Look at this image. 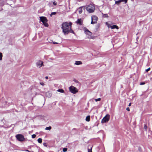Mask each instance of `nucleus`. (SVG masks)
I'll return each mask as SVG.
<instances>
[{"label": "nucleus", "instance_id": "4be33fe9", "mask_svg": "<svg viewBox=\"0 0 152 152\" xmlns=\"http://www.w3.org/2000/svg\"><path fill=\"white\" fill-rule=\"evenodd\" d=\"M56 13V12H52L50 14V16H52V15H55Z\"/></svg>", "mask_w": 152, "mask_h": 152}, {"label": "nucleus", "instance_id": "412c9836", "mask_svg": "<svg viewBox=\"0 0 152 152\" xmlns=\"http://www.w3.org/2000/svg\"><path fill=\"white\" fill-rule=\"evenodd\" d=\"M72 27H71V29L69 31V32H70L71 33H73V34H75V33L74 31H73V30L72 29Z\"/></svg>", "mask_w": 152, "mask_h": 152}, {"label": "nucleus", "instance_id": "7ed1b4c3", "mask_svg": "<svg viewBox=\"0 0 152 152\" xmlns=\"http://www.w3.org/2000/svg\"><path fill=\"white\" fill-rule=\"evenodd\" d=\"M40 20L42 22L43 25L45 27H48V25L47 23L48 20L46 17H40Z\"/></svg>", "mask_w": 152, "mask_h": 152}, {"label": "nucleus", "instance_id": "9d476101", "mask_svg": "<svg viewBox=\"0 0 152 152\" xmlns=\"http://www.w3.org/2000/svg\"><path fill=\"white\" fill-rule=\"evenodd\" d=\"M107 26L109 28L110 27L112 29L116 28L117 29H118L119 28L118 26L115 25H114L113 26H109V25L108 24Z\"/></svg>", "mask_w": 152, "mask_h": 152}, {"label": "nucleus", "instance_id": "c756f323", "mask_svg": "<svg viewBox=\"0 0 152 152\" xmlns=\"http://www.w3.org/2000/svg\"><path fill=\"white\" fill-rule=\"evenodd\" d=\"M150 68H149L148 69L145 70V72H148L150 70Z\"/></svg>", "mask_w": 152, "mask_h": 152}, {"label": "nucleus", "instance_id": "20e7f679", "mask_svg": "<svg viewBox=\"0 0 152 152\" xmlns=\"http://www.w3.org/2000/svg\"><path fill=\"white\" fill-rule=\"evenodd\" d=\"M69 89V91L73 94H75L78 92L77 89L73 86H71Z\"/></svg>", "mask_w": 152, "mask_h": 152}, {"label": "nucleus", "instance_id": "6ab92c4d", "mask_svg": "<svg viewBox=\"0 0 152 152\" xmlns=\"http://www.w3.org/2000/svg\"><path fill=\"white\" fill-rule=\"evenodd\" d=\"M37 141L39 143H41L42 142V140L41 138H39L38 139Z\"/></svg>", "mask_w": 152, "mask_h": 152}, {"label": "nucleus", "instance_id": "dca6fc26", "mask_svg": "<svg viewBox=\"0 0 152 152\" xmlns=\"http://www.w3.org/2000/svg\"><path fill=\"white\" fill-rule=\"evenodd\" d=\"M57 91L61 93H64V90L62 89H59Z\"/></svg>", "mask_w": 152, "mask_h": 152}, {"label": "nucleus", "instance_id": "b1692460", "mask_svg": "<svg viewBox=\"0 0 152 152\" xmlns=\"http://www.w3.org/2000/svg\"><path fill=\"white\" fill-rule=\"evenodd\" d=\"M67 148H63V151L64 152H65L67 151Z\"/></svg>", "mask_w": 152, "mask_h": 152}, {"label": "nucleus", "instance_id": "a878e982", "mask_svg": "<svg viewBox=\"0 0 152 152\" xmlns=\"http://www.w3.org/2000/svg\"><path fill=\"white\" fill-rule=\"evenodd\" d=\"M144 129L146 130L147 129V126L146 124H145L144 126Z\"/></svg>", "mask_w": 152, "mask_h": 152}, {"label": "nucleus", "instance_id": "f8f14e48", "mask_svg": "<svg viewBox=\"0 0 152 152\" xmlns=\"http://www.w3.org/2000/svg\"><path fill=\"white\" fill-rule=\"evenodd\" d=\"M83 7H80L77 10L78 11L79 13L80 14H81L83 12Z\"/></svg>", "mask_w": 152, "mask_h": 152}, {"label": "nucleus", "instance_id": "7c9ffc66", "mask_svg": "<svg viewBox=\"0 0 152 152\" xmlns=\"http://www.w3.org/2000/svg\"><path fill=\"white\" fill-rule=\"evenodd\" d=\"M53 4L54 5H57V3L56 1H54L53 2Z\"/></svg>", "mask_w": 152, "mask_h": 152}, {"label": "nucleus", "instance_id": "39448f33", "mask_svg": "<svg viewBox=\"0 0 152 152\" xmlns=\"http://www.w3.org/2000/svg\"><path fill=\"white\" fill-rule=\"evenodd\" d=\"M16 138L19 141H23L25 140L24 136L21 134H18L16 135Z\"/></svg>", "mask_w": 152, "mask_h": 152}, {"label": "nucleus", "instance_id": "2eb2a0df", "mask_svg": "<svg viewBox=\"0 0 152 152\" xmlns=\"http://www.w3.org/2000/svg\"><path fill=\"white\" fill-rule=\"evenodd\" d=\"M90 116L88 115L86 117V120L87 121H90Z\"/></svg>", "mask_w": 152, "mask_h": 152}, {"label": "nucleus", "instance_id": "5701e85b", "mask_svg": "<svg viewBox=\"0 0 152 152\" xmlns=\"http://www.w3.org/2000/svg\"><path fill=\"white\" fill-rule=\"evenodd\" d=\"M101 100V98H99L98 99H95V101L96 102L97 101H99Z\"/></svg>", "mask_w": 152, "mask_h": 152}, {"label": "nucleus", "instance_id": "72a5a7b5", "mask_svg": "<svg viewBox=\"0 0 152 152\" xmlns=\"http://www.w3.org/2000/svg\"><path fill=\"white\" fill-rule=\"evenodd\" d=\"M126 110L128 111H130V109L129 107H127L126 109Z\"/></svg>", "mask_w": 152, "mask_h": 152}, {"label": "nucleus", "instance_id": "e433bc0d", "mask_svg": "<svg viewBox=\"0 0 152 152\" xmlns=\"http://www.w3.org/2000/svg\"><path fill=\"white\" fill-rule=\"evenodd\" d=\"M131 103H129V106H130L131 105Z\"/></svg>", "mask_w": 152, "mask_h": 152}, {"label": "nucleus", "instance_id": "473e14b6", "mask_svg": "<svg viewBox=\"0 0 152 152\" xmlns=\"http://www.w3.org/2000/svg\"><path fill=\"white\" fill-rule=\"evenodd\" d=\"M88 152H92L91 151V148L90 149H88Z\"/></svg>", "mask_w": 152, "mask_h": 152}, {"label": "nucleus", "instance_id": "0eeeda50", "mask_svg": "<svg viewBox=\"0 0 152 152\" xmlns=\"http://www.w3.org/2000/svg\"><path fill=\"white\" fill-rule=\"evenodd\" d=\"M98 18L95 15H93L91 17V24H94L97 23V20Z\"/></svg>", "mask_w": 152, "mask_h": 152}, {"label": "nucleus", "instance_id": "393cba45", "mask_svg": "<svg viewBox=\"0 0 152 152\" xmlns=\"http://www.w3.org/2000/svg\"><path fill=\"white\" fill-rule=\"evenodd\" d=\"M121 2H124L125 3H127V0H121Z\"/></svg>", "mask_w": 152, "mask_h": 152}, {"label": "nucleus", "instance_id": "4c0bfd02", "mask_svg": "<svg viewBox=\"0 0 152 152\" xmlns=\"http://www.w3.org/2000/svg\"><path fill=\"white\" fill-rule=\"evenodd\" d=\"M45 78L46 79H48V76H46V77H45Z\"/></svg>", "mask_w": 152, "mask_h": 152}, {"label": "nucleus", "instance_id": "f257e3e1", "mask_svg": "<svg viewBox=\"0 0 152 152\" xmlns=\"http://www.w3.org/2000/svg\"><path fill=\"white\" fill-rule=\"evenodd\" d=\"M72 23L71 22L69 23L65 22L62 23L61 25V28L62 29L63 32L65 35L68 34L69 32V31L72 27Z\"/></svg>", "mask_w": 152, "mask_h": 152}, {"label": "nucleus", "instance_id": "a211bd4d", "mask_svg": "<svg viewBox=\"0 0 152 152\" xmlns=\"http://www.w3.org/2000/svg\"><path fill=\"white\" fill-rule=\"evenodd\" d=\"M102 16L104 17L105 18H108V15L107 14H104L103 13L102 14Z\"/></svg>", "mask_w": 152, "mask_h": 152}, {"label": "nucleus", "instance_id": "423d86ee", "mask_svg": "<svg viewBox=\"0 0 152 152\" xmlns=\"http://www.w3.org/2000/svg\"><path fill=\"white\" fill-rule=\"evenodd\" d=\"M110 118V115L109 114H107L104 117L102 120V122L104 123L108 122Z\"/></svg>", "mask_w": 152, "mask_h": 152}, {"label": "nucleus", "instance_id": "ddd939ff", "mask_svg": "<svg viewBox=\"0 0 152 152\" xmlns=\"http://www.w3.org/2000/svg\"><path fill=\"white\" fill-rule=\"evenodd\" d=\"M82 63L81 61H75V64L76 65H79L81 64Z\"/></svg>", "mask_w": 152, "mask_h": 152}, {"label": "nucleus", "instance_id": "c9c22d12", "mask_svg": "<svg viewBox=\"0 0 152 152\" xmlns=\"http://www.w3.org/2000/svg\"><path fill=\"white\" fill-rule=\"evenodd\" d=\"M53 42V44H58V43H57V42Z\"/></svg>", "mask_w": 152, "mask_h": 152}, {"label": "nucleus", "instance_id": "9b49d317", "mask_svg": "<svg viewBox=\"0 0 152 152\" xmlns=\"http://www.w3.org/2000/svg\"><path fill=\"white\" fill-rule=\"evenodd\" d=\"M83 23V20L81 19H78L76 21V23L78 25H82Z\"/></svg>", "mask_w": 152, "mask_h": 152}, {"label": "nucleus", "instance_id": "4468645a", "mask_svg": "<svg viewBox=\"0 0 152 152\" xmlns=\"http://www.w3.org/2000/svg\"><path fill=\"white\" fill-rule=\"evenodd\" d=\"M115 4H117V5H119L121 2V0H119L118 1H115Z\"/></svg>", "mask_w": 152, "mask_h": 152}, {"label": "nucleus", "instance_id": "f03ea898", "mask_svg": "<svg viewBox=\"0 0 152 152\" xmlns=\"http://www.w3.org/2000/svg\"><path fill=\"white\" fill-rule=\"evenodd\" d=\"M84 7L89 13L94 12L95 10V5L93 4H90L87 6H84Z\"/></svg>", "mask_w": 152, "mask_h": 152}, {"label": "nucleus", "instance_id": "aec40b11", "mask_svg": "<svg viewBox=\"0 0 152 152\" xmlns=\"http://www.w3.org/2000/svg\"><path fill=\"white\" fill-rule=\"evenodd\" d=\"M3 55L1 53H0V61L2 60V59Z\"/></svg>", "mask_w": 152, "mask_h": 152}, {"label": "nucleus", "instance_id": "cd10ccee", "mask_svg": "<svg viewBox=\"0 0 152 152\" xmlns=\"http://www.w3.org/2000/svg\"><path fill=\"white\" fill-rule=\"evenodd\" d=\"M39 83L41 85H42V86H44L45 85V83L43 82H40Z\"/></svg>", "mask_w": 152, "mask_h": 152}, {"label": "nucleus", "instance_id": "f704fd0d", "mask_svg": "<svg viewBox=\"0 0 152 152\" xmlns=\"http://www.w3.org/2000/svg\"><path fill=\"white\" fill-rule=\"evenodd\" d=\"M43 145L44 146H47V145H46V143H43Z\"/></svg>", "mask_w": 152, "mask_h": 152}, {"label": "nucleus", "instance_id": "c85d7f7f", "mask_svg": "<svg viewBox=\"0 0 152 152\" xmlns=\"http://www.w3.org/2000/svg\"><path fill=\"white\" fill-rule=\"evenodd\" d=\"M23 151H26V152H33V151L31 152V151H29V150H23Z\"/></svg>", "mask_w": 152, "mask_h": 152}, {"label": "nucleus", "instance_id": "1a4fd4ad", "mask_svg": "<svg viewBox=\"0 0 152 152\" xmlns=\"http://www.w3.org/2000/svg\"><path fill=\"white\" fill-rule=\"evenodd\" d=\"M84 32L85 34L89 36H91L92 34L91 33L87 28H85Z\"/></svg>", "mask_w": 152, "mask_h": 152}, {"label": "nucleus", "instance_id": "bb28decb", "mask_svg": "<svg viewBox=\"0 0 152 152\" xmlns=\"http://www.w3.org/2000/svg\"><path fill=\"white\" fill-rule=\"evenodd\" d=\"M36 137V135L35 134H33L32 135V137L33 138H35Z\"/></svg>", "mask_w": 152, "mask_h": 152}, {"label": "nucleus", "instance_id": "2f4dec72", "mask_svg": "<svg viewBox=\"0 0 152 152\" xmlns=\"http://www.w3.org/2000/svg\"><path fill=\"white\" fill-rule=\"evenodd\" d=\"M145 84V83L144 82H142V83H140V85H144Z\"/></svg>", "mask_w": 152, "mask_h": 152}, {"label": "nucleus", "instance_id": "f3484780", "mask_svg": "<svg viewBox=\"0 0 152 152\" xmlns=\"http://www.w3.org/2000/svg\"><path fill=\"white\" fill-rule=\"evenodd\" d=\"M51 129V127L50 126H49V127H46L45 128V129L47 130H50Z\"/></svg>", "mask_w": 152, "mask_h": 152}, {"label": "nucleus", "instance_id": "6e6552de", "mask_svg": "<svg viewBox=\"0 0 152 152\" xmlns=\"http://www.w3.org/2000/svg\"><path fill=\"white\" fill-rule=\"evenodd\" d=\"M43 62L41 61H38L36 63L37 66V67L40 68L42 65H43Z\"/></svg>", "mask_w": 152, "mask_h": 152}]
</instances>
